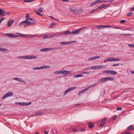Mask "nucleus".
Returning <instances> with one entry per match:
<instances>
[{
  "instance_id": "obj_59",
  "label": "nucleus",
  "mask_w": 134,
  "mask_h": 134,
  "mask_svg": "<svg viewBox=\"0 0 134 134\" xmlns=\"http://www.w3.org/2000/svg\"><path fill=\"white\" fill-rule=\"evenodd\" d=\"M125 134H130L131 132H125Z\"/></svg>"
},
{
  "instance_id": "obj_10",
  "label": "nucleus",
  "mask_w": 134,
  "mask_h": 134,
  "mask_svg": "<svg viewBox=\"0 0 134 134\" xmlns=\"http://www.w3.org/2000/svg\"><path fill=\"white\" fill-rule=\"evenodd\" d=\"M71 71L66 70H61V74L64 75H66L70 73Z\"/></svg>"
},
{
  "instance_id": "obj_13",
  "label": "nucleus",
  "mask_w": 134,
  "mask_h": 134,
  "mask_svg": "<svg viewBox=\"0 0 134 134\" xmlns=\"http://www.w3.org/2000/svg\"><path fill=\"white\" fill-rule=\"evenodd\" d=\"M83 12V10L82 9H75L74 13L75 14H80L81 13Z\"/></svg>"
},
{
  "instance_id": "obj_49",
  "label": "nucleus",
  "mask_w": 134,
  "mask_h": 134,
  "mask_svg": "<svg viewBox=\"0 0 134 134\" xmlns=\"http://www.w3.org/2000/svg\"><path fill=\"white\" fill-rule=\"evenodd\" d=\"M49 36L48 35H46L43 37V38L45 39L46 38H49Z\"/></svg>"
},
{
  "instance_id": "obj_58",
  "label": "nucleus",
  "mask_w": 134,
  "mask_h": 134,
  "mask_svg": "<svg viewBox=\"0 0 134 134\" xmlns=\"http://www.w3.org/2000/svg\"><path fill=\"white\" fill-rule=\"evenodd\" d=\"M96 85V84H93V85H92L89 86L88 87H89V88H90V87H92L93 86H95Z\"/></svg>"
},
{
  "instance_id": "obj_7",
  "label": "nucleus",
  "mask_w": 134,
  "mask_h": 134,
  "mask_svg": "<svg viewBox=\"0 0 134 134\" xmlns=\"http://www.w3.org/2000/svg\"><path fill=\"white\" fill-rule=\"evenodd\" d=\"M13 93L12 92H9L7 93L6 94H5L2 97V99H5L7 97L11 96L13 95Z\"/></svg>"
},
{
  "instance_id": "obj_25",
  "label": "nucleus",
  "mask_w": 134,
  "mask_h": 134,
  "mask_svg": "<svg viewBox=\"0 0 134 134\" xmlns=\"http://www.w3.org/2000/svg\"><path fill=\"white\" fill-rule=\"evenodd\" d=\"M107 81H113L114 80V78H113L111 77H106Z\"/></svg>"
},
{
  "instance_id": "obj_34",
  "label": "nucleus",
  "mask_w": 134,
  "mask_h": 134,
  "mask_svg": "<svg viewBox=\"0 0 134 134\" xmlns=\"http://www.w3.org/2000/svg\"><path fill=\"white\" fill-rule=\"evenodd\" d=\"M68 42H61L60 43V45H64V44H68Z\"/></svg>"
},
{
  "instance_id": "obj_61",
  "label": "nucleus",
  "mask_w": 134,
  "mask_h": 134,
  "mask_svg": "<svg viewBox=\"0 0 134 134\" xmlns=\"http://www.w3.org/2000/svg\"><path fill=\"white\" fill-rule=\"evenodd\" d=\"M100 8H99V7L97 8L94 9H95V11L96 10H98L99 9H100Z\"/></svg>"
},
{
  "instance_id": "obj_51",
  "label": "nucleus",
  "mask_w": 134,
  "mask_h": 134,
  "mask_svg": "<svg viewBox=\"0 0 134 134\" xmlns=\"http://www.w3.org/2000/svg\"><path fill=\"white\" fill-rule=\"evenodd\" d=\"M34 0H27L26 1H25V2H29L34 1Z\"/></svg>"
},
{
  "instance_id": "obj_33",
  "label": "nucleus",
  "mask_w": 134,
  "mask_h": 134,
  "mask_svg": "<svg viewBox=\"0 0 134 134\" xmlns=\"http://www.w3.org/2000/svg\"><path fill=\"white\" fill-rule=\"evenodd\" d=\"M127 129L129 130H134V127H133L132 125H130L127 128Z\"/></svg>"
},
{
  "instance_id": "obj_9",
  "label": "nucleus",
  "mask_w": 134,
  "mask_h": 134,
  "mask_svg": "<svg viewBox=\"0 0 134 134\" xmlns=\"http://www.w3.org/2000/svg\"><path fill=\"white\" fill-rule=\"evenodd\" d=\"M83 29L82 28H80L77 30H75L74 31H72V33L74 35H76L79 34L80 31L82 30Z\"/></svg>"
},
{
  "instance_id": "obj_26",
  "label": "nucleus",
  "mask_w": 134,
  "mask_h": 134,
  "mask_svg": "<svg viewBox=\"0 0 134 134\" xmlns=\"http://www.w3.org/2000/svg\"><path fill=\"white\" fill-rule=\"evenodd\" d=\"M88 125L89 127L91 129H92L93 128V124L91 122H89L88 123Z\"/></svg>"
},
{
  "instance_id": "obj_35",
  "label": "nucleus",
  "mask_w": 134,
  "mask_h": 134,
  "mask_svg": "<svg viewBox=\"0 0 134 134\" xmlns=\"http://www.w3.org/2000/svg\"><path fill=\"white\" fill-rule=\"evenodd\" d=\"M0 51L5 52L6 51H8V49L5 48H0Z\"/></svg>"
},
{
  "instance_id": "obj_57",
  "label": "nucleus",
  "mask_w": 134,
  "mask_h": 134,
  "mask_svg": "<svg viewBox=\"0 0 134 134\" xmlns=\"http://www.w3.org/2000/svg\"><path fill=\"white\" fill-rule=\"evenodd\" d=\"M95 11V9H93L90 12V13L91 14L92 13L94 12Z\"/></svg>"
},
{
  "instance_id": "obj_6",
  "label": "nucleus",
  "mask_w": 134,
  "mask_h": 134,
  "mask_svg": "<svg viewBox=\"0 0 134 134\" xmlns=\"http://www.w3.org/2000/svg\"><path fill=\"white\" fill-rule=\"evenodd\" d=\"M60 48H45L40 49V51L42 52H47L49 50H52L53 49H60Z\"/></svg>"
},
{
  "instance_id": "obj_43",
  "label": "nucleus",
  "mask_w": 134,
  "mask_h": 134,
  "mask_svg": "<svg viewBox=\"0 0 134 134\" xmlns=\"http://www.w3.org/2000/svg\"><path fill=\"white\" fill-rule=\"evenodd\" d=\"M76 42V41H71L69 42H68V44L73 43L75 42Z\"/></svg>"
},
{
  "instance_id": "obj_1",
  "label": "nucleus",
  "mask_w": 134,
  "mask_h": 134,
  "mask_svg": "<svg viewBox=\"0 0 134 134\" xmlns=\"http://www.w3.org/2000/svg\"><path fill=\"white\" fill-rule=\"evenodd\" d=\"M7 35H8L9 37H24L28 36L29 37H35L36 36L35 35H26L25 34H22L19 33H17L16 34V35H15L13 34H8Z\"/></svg>"
},
{
  "instance_id": "obj_41",
  "label": "nucleus",
  "mask_w": 134,
  "mask_h": 134,
  "mask_svg": "<svg viewBox=\"0 0 134 134\" xmlns=\"http://www.w3.org/2000/svg\"><path fill=\"white\" fill-rule=\"evenodd\" d=\"M38 10L39 12H42L43 11V9L41 7L39 8Z\"/></svg>"
},
{
  "instance_id": "obj_5",
  "label": "nucleus",
  "mask_w": 134,
  "mask_h": 134,
  "mask_svg": "<svg viewBox=\"0 0 134 134\" xmlns=\"http://www.w3.org/2000/svg\"><path fill=\"white\" fill-rule=\"evenodd\" d=\"M104 66L103 65H96L92 66L91 68L92 70H97L103 68Z\"/></svg>"
},
{
  "instance_id": "obj_20",
  "label": "nucleus",
  "mask_w": 134,
  "mask_h": 134,
  "mask_svg": "<svg viewBox=\"0 0 134 134\" xmlns=\"http://www.w3.org/2000/svg\"><path fill=\"white\" fill-rule=\"evenodd\" d=\"M89 89V87H87V88H85L84 89L82 90V91H80L79 92V95L84 92H85V91H87Z\"/></svg>"
},
{
  "instance_id": "obj_16",
  "label": "nucleus",
  "mask_w": 134,
  "mask_h": 134,
  "mask_svg": "<svg viewBox=\"0 0 134 134\" xmlns=\"http://www.w3.org/2000/svg\"><path fill=\"white\" fill-rule=\"evenodd\" d=\"M14 21L13 20H11L9 21L7 23V25L9 27H10L11 26L12 24L14 23Z\"/></svg>"
},
{
  "instance_id": "obj_60",
  "label": "nucleus",
  "mask_w": 134,
  "mask_h": 134,
  "mask_svg": "<svg viewBox=\"0 0 134 134\" xmlns=\"http://www.w3.org/2000/svg\"><path fill=\"white\" fill-rule=\"evenodd\" d=\"M81 131H85V130L83 128H82L81 129Z\"/></svg>"
},
{
  "instance_id": "obj_56",
  "label": "nucleus",
  "mask_w": 134,
  "mask_h": 134,
  "mask_svg": "<svg viewBox=\"0 0 134 134\" xmlns=\"http://www.w3.org/2000/svg\"><path fill=\"white\" fill-rule=\"evenodd\" d=\"M72 131L74 132H75L77 131V130L75 129H72Z\"/></svg>"
},
{
  "instance_id": "obj_39",
  "label": "nucleus",
  "mask_w": 134,
  "mask_h": 134,
  "mask_svg": "<svg viewBox=\"0 0 134 134\" xmlns=\"http://www.w3.org/2000/svg\"><path fill=\"white\" fill-rule=\"evenodd\" d=\"M54 73L55 74H61V70L59 71H58L55 72H54Z\"/></svg>"
},
{
  "instance_id": "obj_18",
  "label": "nucleus",
  "mask_w": 134,
  "mask_h": 134,
  "mask_svg": "<svg viewBox=\"0 0 134 134\" xmlns=\"http://www.w3.org/2000/svg\"><path fill=\"white\" fill-rule=\"evenodd\" d=\"M109 6V4H107L106 5H105L104 4H102L99 6V8H100V9H102L104 8V7H108Z\"/></svg>"
},
{
  "instance_id": "obj_64",
  "label": "nucleus",
  "mask_w": 134,
  "mask_h": 134,
  "mask_svg": "<svg viewBox=\"0 0 134 134\" xmlns=\"http://www.w3.org/2000/svg\"><path fill=\"white\" fill-rule=\"evenodd\" d=\"M131 10L132 11H134V7L131 8Z\"/></svg>"
},
{
  "instance_id": "obj_3",
  "label": "nucleus",
  "mask_w": 134,
  "mask_h": 134,
  "mask_svg": "<svg viewBox=\"0 0 134 134\" xmlns=\"http://www.w3.org/2000/svg\"><path fill=\"white\" fill-rule=\"evenodd\" d=\"M29 23L30 22L29 20H25L23 21L19 24V26L21 27L24 26L25 27H26L27 25H29Z\"/></svg>"
},
{
  "instance_id": "obj_62",
  "label": "nucleus",
  "mask_w": 134,
  "mask_h": 134,
  "mask_svg": "<svg viewBox=\"0 0 134 134\" xmlns=\"http://www.w3.org/2000/svg\"><path fill=\"white\" fill-rule=\"evenodd\" d=\"M116 117H117L116 116H115L113 118V120H115L116 118Z\"/></svg>"
},
{
  "instance_id": "obj_47",
  "label": "nucleus",
  "mask_w": 134,
  "mask_h": 134,
  "mask_svg": "<svg viewBox=\"0 0 134 134\" xmlns=\"http://www.w3.org/2000/svg\"><path fill=\"white\" fill-rule=\"evenodd\" d=\"M122 109V108L121 107H118L116 109L117 111H120Z\"/></svg>"
},
{
  "instance_id": "obj_15",
  "label": "nucleus",
  "mask_w": 134,
  "mask_h": 134,
  "mask_svg": "<svg viewBox=\"0 0 134 134\" xmlns=\"http://www.w3.org/2000/svg\"><path fill=\"white\" fill-rule=\"evenodd\" d=\"M13 80L19 81L20 82H23L24 83H26V82L25 81H23V80L20 78L14 77L13 78Z\"/></svg>"
},
{
  "instance_id": "obj_36",
  "label": "nucleus",
  "mask_w": 134,
  "mask_h": 134,
  "mask_svg": "<svg viewBox=\"0 0 134 134\" xmlns=\"http://www.w3.org/2000/svg\"><path fill=\"white\" fill-rule=\"evenodd\" d=\"M110 72V70H107L105 71H103V73H105L107 74H109Z\"/></svg>"
},
{
  "instance_id": "obj_14",
  "label": "nucleus",
  "mask_w": 134,
  "mask_h": 134,
  "mask_svg": "<svg viewBox=\"0 0 134 134\" xmlns=\"http://www.w3.org/2000/svg\"><path fill=\"white\" fill-rule=\"evenodd\" d=\"M100 58V56H96L90 57L88 58V60L89 61H91L93 60L99 58Z\"/></svg>"
},
{
  "instance_id": "obj_38",
  "label": "nucleus",
  "mask_w": 134,
  "mask_h": 134,
  "mask_svg": "<svg viewBox=\"0 0 134 134\" xmlns=\"http://www.w3.org/2000/svg\"><path fill=\"white\" fill-rule=\"evenodd\" d=\"M41 69V67H35L34 68H33V69L34 70H39V69Z\"/></svg>"
},
{
  "instance_id": "obj_27",
  "label": "nucleus",
  "mask_w": 134,
  "mask_h": 134,
  "mask_svg": "<svg viewBox=\"0 0 134 134\" xmlns=\"http://www.w3.org/2000/svg\"><path fill=\"white\" fill-rule=\"evenodd\" d=\"M41 67V69H43L44 68H50V66H49L44 65L42 66Z\"/></svg>"
},
{
  "instance_id": "obj_28",
  "label": "nucleus",
  "mask_w": 134,
  "mask_h": 134,
  "mask_svg": "<svg viewBox=\"0 0 134 134\" xmlns=\"http://www.w3.org/2000/svg\"><path fill=\"white\" fill-rule=\"evenodd\" d=\"M111 27V26H108V25H105V26L101 25V26H97V27Z\"/></svg>"
},
{
  "instance_id": "obj_31",
  "label": "nucleus",
  "mask_w": 134,
  "mask_h": 134,
  "mask_svg": "<svg viewBox=\"0 0 134 134\" xmlns=\"http://www.w3.org/2000/svg\"><path fill=\"white\" fill-rule=\"evenodd\" d=\"M72 32L69 30L66 31L64 32V34L65 35H67L68 34H71Z\"/></svg>"
},
{
  "instance_id": "obj_42",
  "label": "nucleus",
  "mask_w": 134,
  "mask_h": 134,
  "mask_svg": "<svg viewBox=\"0 0 134 134\" xmlns=\"http://www.w3.org/2000/svg\"><path fill=\"white\" fill-rule=\"evenodd\" d=\"M3 14V10L0 8V15Z\"/></svg>"
},
{
  "instance_id": "obj_48",
  "label": "nucleus",
  "mask_w": 134,
  "mask_h": 134,
  "mask_svg": "<svg viewBox=\"0 0 134 134\" xmlns=\"http://www.w3.org/2000/svg\"><path fill=\"white\" fill-rule=\"evenodd\" d=\"M82 74L89 75V72H83L82 73Z\"/></svg>"
},
{
  "instance_id": "obj_8",
  "label": "nucleus",
  "mask_w": 134,
  "mask_h": 134,
  "mask_svg": "<svg viewBox=\"0 0 134 134\" xmlns=\"http://www.w3.org/2000/svg\"><path fill=\"white\" fill-rule=\"evenodd\" d=\"M76 88V87H69L64 92V95L67 94L70 91L73 90Z\"/></svg>"
},
{
  "instance_id": "obj_53",
  "label": "nucleus",
  "mask_w": 134,
  "mask_h": 134,
  "mask_svg": "<svg viewBox=\"0 0 134 134\" xmlns=\"http://www.w3.org/2000/svg\"><path fill=\"white\" fill-rule=\"evenodd\" d=\"M6 14V13L4 10H3V14L2 15V16H4Z\"/></svg>"
},
{
  "instance_id": "obj_30",
  "label": "nucleus",
  "mask_w": 134,
  "mask_h": 134,
  "mask_svg": "<svg viewBox=\"0 0 134 134\" xmlns=\"http://www.w3.org/2000/svg\"><path fill=\"white\" fill-rule=\"evenodd\" d=\"M83 76L82 74H78L75 75V78Z\"/></svg>"
},
{
  "instance_id": "obj_24",
  "label": "nucleus",
  "mask_w": 134,
  "mask_h": 134,
  "mask_svg": "<svg viewBox=\"0 0 134 134\" xmlns=\"http://www.w3.org/2000/svg\"><path fill=\"white\" fill-rule=\"evenodd\" d=\"M99 3L102 2H112L113 0H99Z\"/></svg>"
},
{
  "instance_id": "obj_11",
  "label": "nucleus",
  "mask_w": 134,
  "mask_h": 134,
  "mask_svg": "<svg viewBox=\"0 0 134 134\" xmlns=\"http://www.w3.org/2000/svg\"><path fill=\"white\" fill-rule=\"evenodd\" d=\"M31 103V102H27L26 103L25 102H19V104L23 106H27L29 105Z\"/></svg>"
},
{
  "instance_id": "obj_4",
  "label": "nucleus",
  "mask_w": 134,
  "mask_h": 134,
  "mask_svg": "<svg viewBox=\"0 0 134 134\" xmlns=\"http://www.w3.org/2000/svg\"><path fill=\"white\" fill-rule=\"evenodd\" d=\"M120 60V59L118 58H110L108 59H107L104 60V63H105V61L108 62H115V61H118Z\"/></svg>"
},
{
  "instance_id": "obj_29",
  "label": "nucleus",
  "mask_w": 134,
  "mask_h": 134,
  "mask_svg": "<svg viewBox=\"0 0 134 134\" xmlns=\"http://www.w3.org/2000/svg\"><path fill=\"white\" fill-rule=\"evenodd\" d=\"M56 25L55 23H52L51 25L49 26V28H52L54 27V26Z\"/></svg>"
},
{
  "instance_id": "obj_19",
  "label": "nucleus",
  "mask_w": 134,
  "mask_h": 134,
  "mask_svg": "<svg viewBox=\"0 0 134 134\" xmlns=\"http://www.w3.org/2000/svg\"><path fill=\"white\" fill-rule=\"evenodd\" d=\"M99 0H97L95 1H94L92 3L91 5H90V7L92 6L93 5H95V4H97V3H99Z\"/></svg>"
},
{
  "instance_id": "obj_63",
  "label": "nucleus",
  "mask_w": 134,
  "mask_h": 134,
  "mask_svg": "<svg viewBox=\"0 0 134 134\" xmlns=\"http://www.w3.org/2000/svg\"><path fill=\"white\" fill-rule=\"evenodd\" d=\"M50 17L52 19L54 20V18L52 16H50Z\"/></svg>"
},
{
  "instance_id": "obj_45",
  "label": "nucleus",
  "mask_w": 134,
  "mask_h": 134,
  "mask_svg": "<svg viewBox=\"0 0 134 134\" xmlns=\"http://www.w3.org/2000/svg\"><path fill=\"white\" fill-rule=\"evenodd\" d=\"M126 21V20H122L120 21V23H125Z\"/></svg>"
},
{
  "instance_id": "obj_2",
  "label": "nucleus",
  "mask_w": 134,
  "mask_h": 134,
  "mask_svg": "<svg viewBox=\"0 0 134 134\" xmlns=\"http://www.w3.org/2000/svg\"><path fill=\"white\" fill-rule=\"evenodd\" d=\"M37 57L36 55H26L22 56H19L18 58L20 59H35Z\"/></svg>"
},
{
  "instance_id": "obj_17",
  "label": "nucleus",
  "mask_w": 134,
  "mask_h": 134,
  "mask_svg": "<svg viewBox=\"0 0 134 134\" xmlns=\"http://www.w3.org/2000/svg\"><path fill=\"white\" fill-rule=\"evenodd\" d=\"M107 81L106 77H104L101 79L98 82L99 83L104 82Z\"/></svg>"
},
{
  "instance_id": "obj_40",
  "label": "nucleus",
  "mask_w": 134,
  "mask_h": 134,
  "mask_svg": "<svg viewBox=\"0 0 134 134\" xmlns=\"http://www.w3.org/2000/svg\"><path fill=\"white\" fill-rule=\"evenodd\" d=\"M121 35L125 36H131V35L129 34H121Z\"/></svg>"
},
{
  "instance_id": "obj_37",
  "label": "nucleus",
  "mask_w": 134,
  "mask_h": 134,
  "mask_svg": "<svg viewBox=\"0 0 134 134\" xmlns=\"http://www.w3.org/2000/svg\"><path fill=\"white\" fill-rule=\"evenodd\" d=\"M107 120V119L106 118H103L102 121V123H105L104 122Z\"/></svg>"
},
{
  "instance_id": "obj_54",
  "label": "nucleus",
  "mask_w": 134,
  "mask_h": 134,
  "mask_svg": "<svg viewBox=\"0 0 134 134\" xmlns=\"http://www.w3.org/2000/svg\"><path fill=\"white\" fill-rule=\"evenodd\" d=\"M105 123H104L103 124H101L99 126L100 127L103 126L105 124Z\"/></svg>"
},
{
  "instance_id": "obj_23",
  "label": "nucleus",
  "mask_w": 134,
  "mask_h": 134,
  "mask_svg": "<svg viewBox=\"0 0 134 134\" xmlns=\"http://www.w3.org/2000/svg\"><path fill=\"white\" fill-rule=\"evenodd\" d=\"M69 9L72 12L74 13L75 10V7H69Z\"/></svg>"
},
{
  "instance_id": "obj_46",
  "label": "nucleus",
  "mask_w": 134,
  "mask_h": 134,
  "mask_svg": "<svg viewBox=\"0 0 134 134\" xmlns=\"http://www.w3.org/2000/svg\"><path fill=\"white\" fill-rule=\"evenodd\" d=\"M113 28L115 29H121V27L120 26L114 27Z\"/></svg>"
},
{
  "instance_id": "obj_32",
  "label": "nucleus",
  "mask_w": 134,
  "mask_h": 134,
  "mask_svg": "<svg viewBox=\"0 0 134 134\" xmlns=\"http://www.w3.org/2000/svg\"><path fill=\"white\" fill-rule=\"evenodd\" d=\"M43 114L41 112H36L35 113V115L36 116H38L40 115H43Z\"/></svg>"
},
{
  "instance_id": "obj_52",
  "label": "nucleus",
  "mask_w": 134,
  "mask_h": 134,
  "mask_svg": "<svg viewBox=\"0 0 134 134\" xmlns=\"http://www.w3.org/2000/svg\"><path fill=\"white\" fill-rule=\"evenodd\" d=\"M128 45L129 47L134 48V44H129Z\"/></svg>"
},
{
  "instance_id": "obj_44",
  "label": "nucleus",
  "mask_w": 134,
  "mask_h": 134,
  "mask_svg": "<svg viewBox=\"0 0 134 134\" xmlns=\"http://www.w3.org/2000/svg\"><path fill=\"white\" fill-rule=\"evenodd\" d=\"M133 14V13H132V12H130V13H129L128 14H127V15L128 16H131V15H132Z\"/></svg>"
},
{
  "instance_id": "obj_12",
  "label": "nucleus",
  "mask_w": 134,
  "mask_h": 134,
  "mask_svg": "<svg viewBox=\"0 0 134 134\" xmlns=\"http://www.w3.org/2000/svg\"><path fill=\"white\" fill-rule=\"evenodd\" d=\"M29 21V25H31L34 24L36 22V21L35 19L33 18V20Z\"/></svg>"
},
{
  "instance_id": "obj_50",
  "label": "nucleus",
  "mask_w": 134,
  "mask_h": 134,
  "mask_svg": "<svg viewBox=\"0 0 134 134\" xmlns=\"http://www.w3.org/2000/svg\"><path fill=\"white\" fill-rule=\"evenodd\" d=\"M120 64H113V66H119Z\"/></svg>"
},
{
  "instance_id": "obj_21",
  "label": "nucleus",
  "mask_w": 134,
  "mask_h": 134,
  "mask_svg": "<svg viewBox=\"0 0 134 134\" xmlns=\"http://www.w3.org/2000/svg\"><path fill=\"white\" fill-rule=\"evenodd\" d=\"M109 74L112 75H115L117 74V73L115 71L110 70Z\"/></svg>"
},
{
  "instance_id": "obj_55",
  "label": "nucleus",
  "mask_w": 134,
  "mask_h": 134,
  "mask_svg": "<svg viewBox=\"0 0 134 134\" xmlns=\"http://www.w3.org/2000/svg\"><path fill=\"white\" fill-rule=\"evenodd\" d=\"M36 13L37 15H39L42 16V14L38 12H36Z\"/></svg>"
},
{
  "instance_id": "obj_22",
  "label": "nucleus",
  "mask_w": 134,
  "mask_h": 134,
  "mask_svg": "<svg viewBox=\"0 0 134 134\" xmlns=\"http://www.w3.org/2000/svg\"><path fill=\"white\" fill-rule=\"evenodd\" d=\"M29 17H30V16H29V14H26L25 20H33L32 18H30Z\"/></svg>"
}]
</instances>
